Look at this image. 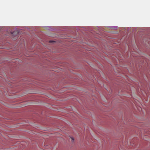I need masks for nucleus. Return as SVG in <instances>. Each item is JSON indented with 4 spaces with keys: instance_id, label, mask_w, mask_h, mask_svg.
<instances>
[{
    "instance_id": "f257e3e1",
    "label": "nucleus",
    "mask_w": 150,
    "mask_h": 150,
    "mask_svg": "<svg viewBox=\"0 0 150 150\" xmlns=\"http://www.w3.org/2000/svg\"><path fill=\"white\" fill-rule=\"evenodd\" d=\"M21 29L15 30H14L10 32L11 33L12 36L16 37L17 36L18 34H21V33H20Z\"/></svg>"
},
{
    "instance_id": "20e7f679",
    "label": "nucleus",
    "mask_w": 150,
    "mask_h": 150,
    "mask_svg": "<svg viewBox=\"0 0 150 150\" xmlns=\"http://www.w3.org/2000/svg\"><path fill=\"white\" fill-rule=\"evenodd\" d=\"M50 43H54L56 42V41L52 40H50L49 42Z\"/></svg>"
},
{
    "instance_id": "39448f33",
    "label": "nucleus",
    "mask_w": 150,
    "mask_h": 150,
    "mask_svg": "<svg viewBox=\"0 0 150 150\" xmlns=\"http://www.w3.org/2000/svg\"><path fill=\"white\" fill-rule=\"evenodd\" d=\"M46 29L49 30L50 29V26L46 27Z\"/></svg>"
},
{
    "instance_id": "f03ea898",
    "label": "nucleus",
    "mask_w": 150,
    "mask_h": 150,
    "mask_svg": "<svg viewBox=\"0 0 150 150\" xmlns=\"http://www.w3.org/2000/svg\"><path fill=\"white\" fill-rule=\"evenodd\" d=\"M56 30V29L54 27L50 26V28L49 30L54 31Z\"/></svg>"
},
{
    "instance_id": "7ed1b4c3",
    "label": "nucleus",
    "mask_w": 150,
    "mask_h": 150,
    "mask_svg": "<svg viewBox=\"0 0 150 150\" xmlns=\"http://www.w3.org/2000/svg\"><path fill=\"white\" fill-rule=\"evenodd\" d=\"M70 137L71 138V142L72 143H74V137H71V136H70Z\"/></svg>"
},
{
    "instance_id": "423d86ee",
    "label": "nucleus",
    "mask_w": 150,
    "mask_h": 150,
    "mask_svg": "<svg viewBox=\"0 0 150 150\" xmlns=\"http://www.w3.org/2000/svg\"><path fill=\"white\" fill-rule=\"evenodd\" d=\"M115 27H113V29H114L115 28Z\"/></svg>"
}]
</instances>
